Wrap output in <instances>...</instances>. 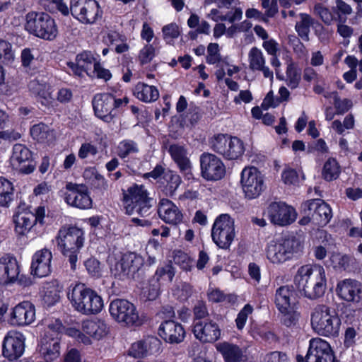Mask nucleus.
Listing matches in <instances>:
<instances>
[{"label": "nucleus", "instance_id": "32", "mask_svg": "<svg viewBox=\"0 0 362 362\" xmlns=\"http://www.w3.org/2000/svg\"><path fill=\"white\" fill-rule=\"evenodd\" d=\"M159 216L170 224L176 225L182 218V214L179 209L170 200L161 199L158 209Z\"/></svg>", "mask_w": 362, "mask_h": 362}, {"label": "nucleus", "instance_id": "34", "mask_svg": "<svg viewBox=\"0 0 362 362\" xmlns=\"http://www.w3.org/2000/svg\"><path fill=\"white\" fill-rule=\"evenodd\" d=\"M15 230L18 235H23L36 224L34 212L30 211H18L13 216Z\"/></svg>", "mask_w": 362, "mask_h": 362}, {"label": "nucleus", "instance_id": "7", "mask_svg": "<svg viewBox=\"0 0 362 362\" xmlns=\"http://www.w3.org/2000/svg\"><path fill=\"white\" fill-rule=\"evenodd\" d=\"M302 247L300 240L294 236L272 241L267 246V257L272 264H282L291 259Z\"/></svg>", "mask_w": 362, "mask_h": 362}, {"label": "nucleus", "instance_id": "20", "mask_svg": "<svg viewBox=\"0 0 362 362\" xmlns=\"http://www.w3.org/2000/svg\"><path fill=\"white\" fill-rule=\"evenodd\" d=\"M31 158L32 153L25 146L20 144L14 145L11 158L13 168L24 174L31 173L35 166Z\"/></svg>", "mask_w": 362, "mask_h": 362}, {"label": "nucleus", "instance_id": "25", "mask_svg": "<svg viewBox=\"0 0 362 362\" xmlns=\"http://www.w3.org/2000/svg\"><path fill=\"white\" fill-rule=\"evenodd\" d=\"M159 336L170 344H179L185 337V331L181 324L174 320H165L159 327Z\"/></svg>", "mask_w": 362, "mask_h": 362}, {"label": "nucleus", "instance_id": "14", "mask_svg": "<svg viewBox=\"0 0 362 362\" xmlns=\"http://www.w3.org/2000/svg\"><path fill=\"white\" fill-rule=\"evenodd\" d=\"M240 182L245 197L250 199L258 197L264 188L263 175L255 167L243 170Z\"/></svg>", "mask_w": 362, "mask_h": 362}, {"label": "nucleus", "instance_id": "16", "mask_svg": "<svg viewBox=\"0 0 362 362\" xmlns=\"http://www.w3.org/2000/svg\"><path fill=\"white\" fill-rule=\"evenodd\" d=\"M267 215L275 225L285 226L291 224L296 218L295 209L284 202H272L267 208Z\"/></svg>", "mask_w": 362, "mask_h": 362}, {"label": "nucleus", "instance_id": "45", "mask_svg": "<svg viewBox=\"0 0 362 362\" xmlns=\"http://www.w3.org/2000/svg\"><path fill=\"white\" fill-rule=\"evenodd\" d=\"M28 88L35 95L39 98L47 95L50 93L49 91V86L45 82L40 81L37 79H34L30 81Z\"/></svg>", "mask_w": 362, "mask_h": 362}, {"label": "nucleus", "instance_id": "11", "mask_svg": "<svg viewBox=\"0 0 362 362\" xmlns=\"http://www.w3.org/2000/svg\"><path fill=\"white\" fill-rule=\"evenodd\" d=\"M235 235L234 221L228 214H221L216 219L211 230L213 241L222 249H228Z\"/></svg>", "mask_w": 362, "mask_h": 362}, {"label": "nucleus", "instance_id": "50", "mask_svg": "<svg viewBox=\"0 0 362 362\" xmlns=\"http://www.w3.org/2000/svg\"><path fill=\"white\" fill-rule=\"evenodd\" d=\"M137 151L136 144L133 141H124L118 146V156L122 158H125L129 154Z\"/></svg>", "mask_w": 362, "mask_h": 362}, {"label": "nucleus", "instance_id": "19", "mask_svg": "<svg viewBox=\"0 0 362 362\" xmlns=\"http://www.w3.org/2000/svg\"><path fill=\"white\" fill-rule=\"evenodd\" d=\"M336 293L343 300L358 303L362 299V283L353 279L339 281Z\"/></svg>", "mask_w": 362, "mask_h": 362}, {"label": "nucleus", "instance_id": "40", "mask_svg": "<svg viewBox=\"0 0 362 362\" xmlns=\"http://www.w3.org/2000/svg\"><path fill=\"white\" fill-rule=\"evenodd\" d=\"M164 180L166 184L164 186L163 192L167 196H174L182 182L180 175L172 171H168L165 174Z\"/></svg>", "mask_w": 362, "mask_h": 362}, {"label": "nucleus", "instance_id": "53", "mask_svg": "<svg viewBox=\"0 0 362 362\" xmlns=\"http://www.w3.org/2000/svg\"><path fill=\"white\" fill-rule=\"evenodd\" d=\"M162 32L163 37L168 43H170L172 40L178 37L180 35L179 27L175 23L165 25L162 29Z\"/></svg>", "mask_w": 362, "mask_h": 362}, {"label": "nucleus", "instance_id": "49", "mask_svg": "<svg viewBox=\"0 0 362 362\" xmlns=\"http://www.w3.org/2000/svg\"><path fill=\"white\" fill-rule=\"evenodd\" d=\"M156 56V49L152 45H146L139 52V61L141 66L148 64Z\"/></svg>", "mask_w": 362, "mask_h": 362}, {"label": "nucleus", "instance_id": "59", "mask_svg": "<svg viewBox=\"0 0 362 362\" xmlns=\"http://www.w3.org/2000/svg\"><path fill=\"white\" fill-rule=\"evenodd\" d=\"M13 58L11 45L3 40H0V60L9 61Z\"/></svg>", "mask_w": 362, "mask_h": 362}, {"label": "nucleus", "instance_id": "35", "mask_svg": "<svg viewBox=\"0 0 362 362\" xmlns=\"http://www.w3.org/2000/svg\"><path fill=\"white\" fill-rule=\"evenodd\" d=\"M217 350L222 354L225 362H243L246 360L242 349L235 344L220 343L217 345Z\"/></svg>", "mask_w": 362, "mask_h": 362}, {"label": "nucleus", "instance_id": "10", "mask_svg": "<svg viewBox=\"0 0 362 362\" xmlns=\"http://www.w3.org/2000/svg\"><path fill=\"white\" fill-rule=\"evenodd\" d=\"M214 151L223 156L228 160L238 158L244 152L243 141L236 136L227 134H218L211 141Z\"/></svg>", "mask_w": 362, "mask_h": 362}, {"label": "nucleus", "instance_id": "39", "mask_svg": "<svg viewBox=\"0 0 362 362\" xmlns=\"http://www.w3.org/2000/svg\"><path fill=\"white\" fill-rule=\"evenodd\" d=\"M300 21L297 22L295 29L298 35L305 41H309L310 27L314 24L313 18L308 14L300 13Z\"/></svg>", "mask_w": 362, "mask_h": 362}, {"label": "nucleus", "instance_id": "63", "mask_svg": "<svg viewBox=\"0 0 362 362\" xmlns=\"http://www.w3.org/2000/svg\"><path fill=\"white\" fill-rule=\"evenodd\" d=\"M97 153V148L90 144H83L81 145L79 151L78 156L81 158H85L88 154L95 155Z\"/></svg>", "mask_w": 362, "mask_h": 362}, {"label": "nucleus", "instance_id": "1", "mask_svg": "<svg viewBox=\"0 0 362 362\" xmlns=\"http://www.w3.org/2000/svg\"><path fill=\"white\" fill-rule=\"evenodd\" d=\"M293 281L300 293L311 300L322 296L327 287L325 272L320 265L301 266L298 269Z\"/></svg>", "mask_w": 362, "mask_h": 362}, {"label": "nucleus", "instance_id": "9", "mask_svg": "<svg viewBox=\"0 0 362 362\" xmlns=\"http://www.w3.org/2000/svg\"><path fill=\"white\" fill-rule=\"evenodd\" d=\"M144 264L143 257L134 252H127L112 267V275L119 279H134L139 276V272Z\"/></svg>", "mask_w": 362, "mask_h": 362}, {"label": "nucleus", "instance_id": "13", "mask_svg": "<svg viewBox=\"0 0 362 362\" xmlns=\"http://www.w3.org/2000/svg\"><path fill=\"white\" fill-rule=\"evenodd\" d=\"M296 360L298 362H337L330 345L320 338L312 339L306 356L297 355Z\"/></svg>", "mask_w": 362, "mask_h": 362}, {"label": "nucleus", "instance_id": "31", "mask_svg": "<svg viewBox=\"0 0 362 362\" xmlns=\"http://www.w3.org/2000/svg\"><path fill=\"white\" fill-rule=\"evenodd\" d=\"M96 63L90 52H84L76 56V63L69 62L67 65L75 75L81 77L84 72L90 76Z\"/></svg>", "mask_w": 362, "mask_h": 362}, {"label": "nucleus", "instance_id": "4", "mask_svg": "<svg viewBox=\"0 0 362 362\" xmlns=\"http://www.w3.org/2000/svg\"><path fill=\"white\" fill-rule=\"evenodd\" d=\"M124 195V204L127 214L129 215L137 214L146 218L154 211L153 199L148 197V193L144 185L134 184Z\"/></svg>", "mask_w": 362, "mask_h": 362}, {"label": "nucleus", "instance_id": "64", "mask_svg": "<svg viewBox=\"0 0 362 362\" xmlns=\"http://www.w3.org/2000/svg\"><path fill=\"white\" fill-rule=\"evenodd\" d=\"M81 357L79 351L76 349H71L64 356V362H81Z\"/></svg>", "mask_w": 362, "mask_h": 362}, {"label": "nucleus", "instance_id": "57", "mask_svg": "<svg viewBox=\"0 0 362 362\" xmlns=\"http://www.w3.org/2000/svg\"><path fill=\"white\" fill-rule=\"evenodd\" d=\"M174 261L179 264L183 270L190 271L192 267V261L187 254L179 252L174 257Z\"/></svg>", "mask_w": 362, "mask_h": 362}, {"label": "nucleus", "instance_id": "41", "mask_svg": "<svg viewBox=\"0 0 362 362\" xmlns=\"http://www.w3.org/2000/svg\"><path fill=\"white\" fill-rule=\"evenodd\" d=\"M340 166L334 158H329L325 163L322 169V177L327 181L337 179L340 174Z\"/></svg>", "mask_w": 362, "mask_h": 362}, {"label": "nucleus", "instance_id": "22", "mask_svg": "<svg viewBox=\"0 0 362 362\" xmlns=\"http://www.w3.org/2000/svg\"><path fill=\"white\" fill-rule=\"evenodd\" d=\"M305 204L308 211L307 214L311 215L314 223L325 226L329 223L332 218V210L322 199H311L306 202Z\"/></svg>", "mask_w": 362, "mask_h": 362}, {"label": "nucleus", "instance_id": "43", "mask_svg": "<svg viewBox=\"0 0 362 362\" xmlns=\"http://www.w3.org/2000/svg\"><path fill=\"white\" fill-rule=\"evenodd\" d=\"M286 78L287 85L291 88L294 89L298 87L301 78V72L293 62L287 66Z\"/></svg>", "mask_w": 362, "mask_h": 362}, {"label": "nucleus", "instance_id": "28", "mask_svg": "<svg viewBox=\"0 0 362 362\" xmlns=\"http://www.w3.org/2000/svg\"><path fill=\"white\" fill-rule=\"evenodd\" d=\"M52 253L47 249L37 252L33 257L31 274L37 277L47 276L51 272Z\"/></svg>", "mask_w": 362, "mask_h": 362}, {"label": "nucleus", "instance_id": "27", "mask_svg": "<svg viewBox=\"0 0 362 362\" xmlns=\"http://www.w3.org/2000/svg\"><path fill=\"white\" fill-rule=\"evenodd\" d=\"M59 337H52V334H44L39 344V352L46 361H54L60 355Z\"/></svg>", "mask_w": 362, "mask_h": 362}, {"label": "nucleus", "instance_id": "18", "mask_svg": "<svg viewBox=\"0 0 362 362\" xmlns=\"http://www.w3.org/2000/svg\"><path fill=\"white\" fill-rule=\"evenodd\" d=\"M35 319V305L30 301H23L12 309L8 322L13 326L24 327L32 324Z\"/></svg>", "mask_w": 362, "mask_h": 362}, {"label": "nucleus", "instance_id": "21", "mask_svg": "<svg viewBox=\"0 0 362 362\" xmlns=\"http://www.w3.org/2000/svg\"><path fill=\"white\" fill-rule=\"evenodd\" d=\"M25 338L18 332H9L3 342V355L9 361L18 358L24 352Z\"/></svg>", "mask_w": 362, "mask_h": 362}, {"label": "nucleus", "instance_id": "30", "mask_svg": "<svg viewBox=\"0 0 362 362\" xmlns=\"http://www.w3.org/2000/svg\"><path fill=\"white\" fill-rule=\"evenodd\" d=\"M296 302V293L293 286H281L276 290L274 303L279 311L294 308Z\"/></svg>", "mask_w": 362, "mask_h": 362}, {"label": "nucleus", "instance_id": "48", "mask_svg": "<svg viewBox=\"0 0 362 362\" xmlns=\"http://www.w3.org/2000/svg\"><path fill=\"white\" fill-rule=\"evenodd\" d=\"M194 323L205 319L209 315L206 303L203 300H198L193 307Z\"/></svg>", "mask_w": 362, "mask_h": 362}, {"label": "nucleus", "instance_id": "17", "mask_svg": "<svg viewBox=\"0 0 362 362\" xmlns=\"http://www.w3.org/2000/svg\"><path fill=\"white\" fill-rule=\"evenodd\" d=\"M66 189L67 192L65 194V201L69 205L80 209L92 207L93 202L86 186L69 182L66 185Z\"/></svg>", "mask_w": 362, "mask_h": 362}, {"label": "nucleus", "instance_id": "23", "mask_svg": "<svg viewBox=\"0 0 362 362\" xmlns=\"http://www.w3.org/2000/svg\"><path fill=\"white\" fill-rule=\"evenodd\" d=\"M193 334L194 337L204 343H211L217 341L221 336V329L215 322L198 321L194 323Z\"/></svg>", "mask_w": 362, "mask_h": 362}, {"label": "nucleus", "instance_id": "58", "mask_svg": "<svg viewBox=\"0 0 362 362\" xmlns=\"http://www.w3.org/2000/svg\"><path fill=\"white\" fill-rule=\"evenodd\" d=\"M47 127L44 124H36L30 129V134L33 138L38 141H42L46 138Z\"/></svg>", "mask_w": 362, "mask_h": 362}, {"label": "nucleus", "instance_id": "6", "mask_svg": "<svg viewBox=\"0 0 362 362\" xmlns=\"http://www.w3.org/2000/svg\"><path fill=\"white\" fill-rule=\"evenodd\" d=\"M25 29L39 38L54 40L58 33L54 20L45 12L31 11L25 16Z\"/></svg>", "mask_w": 362, "mask_h": 362}, {"label": "nucleus", "instance_id": "60", "mask_svg": "<svg viewBox=\"0 0 362 362\" xmlns=\"http://www.w3.org/2000/svg\"><path fill=\"white\" fill-rule=\"evenodd\" d=\"M284 182L286 185H295L298 181L297 172L293 169H286L281 175Z\"/></svg>", "mask_w": 362, "mask_h": 362}, {"label": "nucleus", "instance_id": "46", "mask_svg": "<svg viewBox=\"0 0 362 362\" xmlns=\"http://www.w3.org/2000/svg\"><path fill=\"white\" fill-rule=\"evenodd\" d=\"M60 299L59 291L57 288H47L42 296V303L45 306L54 305Z\"/></svg>", "mask_w": 362, "mask_h": 362}, {"label": "nucleus", "instance_id": "2", "mask_svg": "<svg viewBox=\"0 0 362 362\" xmlns=\"http://www.w3.org/2000/svg\"><path fill=\"white\" fill-rule=\"evenodd\" d=\"M67 297L74 309L83 315L98 314L103 308L102 298L83 284H76L70 288Z\"/></svg>", "mask_w": 362, "mask_h": 362}, {"label": "nucleus", "instance_id": "5", "mask_svg": "<svg viewBox=\"0 0 362 362\" xmlns=\"http://www.w3.org/2000/svg\"><path fill=\"white\" fill-rule=\"evenodd\" d=\"M83 232L77 227L63 228L59 231L57 241L63 255L68 258L72 270H76L78 254L83 245Z\"/></svg>", "mask_w": 362, "mask_h": 362}, {"label": "nucleus", "instance_id": "37", "mask_svg": "<svg viewBox=\"0 0 362 362\" xmlns=\"http://www.w3.org/2000/svg\"><path fill=\"white\" fill-rule=\"evenodd\" d=\"M83 330L90 337L98 340L103 338L107 333V325L100 320H91L84 322Z\"/></svg>", "mask_w": 362, "mask_h": 362}, {"label": "nucleus", "instance_id": "44", "mask_svg": "<svg viewBox=\"0 0 362 362\" xmlns=\"http://www.w3.org/2000/svg\"><path fill=\"white\" fill-rule=\"evenodd\" d=\"M250 68L252 70H257L262 68L265 60L262 51L256 47H252L249 52Z\"/></svg>", "mask_w": 362, "mask_h": 362}, {"label": "nucleus", "instance_id": "12", "mask_svg": "<svg viewBox=\"0 0 362 362\" xmlns=\"http://www.w3.org/2000/svg\"><path fill=\"white\" fill-rule=\"evenodd\" d=\"M70 11L73 16L86 24L94 23L103 13L95 0H72Z\"/></svg>", "mask_w": 362, "mask_h": 362}, {"label": "nucleus", "instance_id": "56", "mask_svg": "<svg viewBox=\"0 0 362 362\" xmlns=\"http://www.w3.org/2000/svg\"><path fill=\"white\" fill-rule=\"evenodd\" d=\"M208 55L206 62L209 64H214L219 62L221 59L218 53V45L216 43H210L207 47Z\"/></svg>", "mask_w": 362, "mask_h": 362}, {"label": "nucleus", "instance_id": "29", "mask_svg": "<svg viewBox=\"0 0 362 362\" xmlns=\"http://www.w3.org/2000/svg\"><path fill=\"white\" fill-rule=\"evenodd\" d=\"M19 273V266L16 258L8 255L0 259V284L15 282Z\"/></svg>", "mask_w": 362, "mask_h": 362}, {"label": "nucleus", "instance_id": "52", "mask_svg": "<svg viewBox=\"0 0 362 362\" xmlns=\"http://www.w3.org/2000/svg\"><path fill=\"white\" fill-rule=\"evenodd\" d=\"M334 105L338 114H344L352 107V102L349 99L341 100L337 92H334Z\"/></svg>", "mask_w": 362, "mask_h": 362}, {"label": "nucleus", "instance_id": "61", "mask_svg": "<svg viewBox=\"0 0 362 362\" xmlns=\"http://www.w3.org/2000/svg\"><path fill=\"white\" fill-rule=\"evenodd\" d=\"M64 329L62 322L59 320H55L54 322H51L47 326V329L45 334H52V337H59Z\"/></svg>", "mask_w": 362, "mask_h": 362}, {"label": "nucleus", "instance_id": "51", "mask_svg": "<svg viewBox=\"0 0 362 362\" xmlns=\"http://www.w3.org/2000/svg\"><path fill=\"white\" fill-rule=\"evenodd\" d=\"M314 14L319 16L321 20L327 25L331 24L333 21V16L328 8L320 4L315 5L313 8Z\"/></svg>", "mask_w": 362, "mask_h": 362}, {"label": "nucleus", "instance_id": "8", "mask_svg": "<svg viewBox=\"0 0 362 362\" xmlns=\"http://www.w3.org/2000/svg\"><path fill=\"white\" fill-rule=\"evenodd\" d=\"M109 310L112 317L122 326L139 327L143 323L136 306L127 300H113L110 304Z\"/></svg>", "mask_w": 362, "mask_h": 362}, {"label": "nucleus", "instance_id": "62", "mask_svg": "<svg viewBox=\"0 0 362 362\" xmlns=\"http://www.w3.org/2000/svg\"><path fill=\"white\" fill-rule=\"evenodd\" d=\"M265 360L267 362H288L286 354L279 351L269 353Z\"/></svg>", "mask_w": 362, "mask_h": 362}, {"label": "nucleus", "instance_id": "33", "mask_svg": "<svg viewBox=\"0 0 362 362\" xmlns=\"http://www.w3.org/2000/svg\"><path fill=\"white\" fill-rule=\"evenodd\" d=\"M168 151L181 173L185 175H191V163L187 157L186 149L178 144H172L170 146Z\"/></svg>", "mask_w": 362, "mask_h": 362}, {"label": "nucleus", "instance_id": "26", "mask_svg": "<svg viewBox=\"0 0 362 362\" xmlns=\"http://www.w3.org/2000/svg\"><path fill=\"white\" fill-rule=\"evenodd\" d=\"M161 341L155 337H148L134 343L129 351L130 356L141 358L148 355L158 354L160 350Z\"/></svg>", "mask_w": 362, "mask_h": 362}, {"label": "nucleus", "instance_id": "15", "mask_svg": "<svg viewBox=\"0 0 362 362\" xmlns=\"http://www.w3.org/2000/svg\"><path fill=\"white\" fill-rule=\"evenodd\" d=\"M202 176L206 180H219L226 174V168L222 160L216 156L204 153L200 156Z\"/></svg>", "mask_w": 362, "mask_h": 362}, {"label": "nucleus", "instance_id": "3", "mask_svg": "<svg viewBox=\"0 0 362 362\" xmlns=\"http://www.w3.org/2000/svg\"><path fill=\"white\" fill-rule=\"evenodd\" d=\"M311 326L320 335L335 337L339 335L341 319L337 310L324 304L317 305L311 313Z\"/></svg>", "mask_w": 362, "mask_h": 362}, {"label": "nucleus", "instance_id": "42", "mask_svg": "<svg viewBox=\"0 0 362 362\" xmlns=\"http://www.w3.org/2000/svg\"><path fill=\"white\" fill-rule=\"evenodd\" d=\"M330 260L334 268L341 269L344 271H350L355 262V259L347 255L336 253L332 255Z\"/></svg>", "mask_w": 362, "mask_h": 362}, {"label": "nucleus", "instance_id": "47", "mask_svg": "<svg viewBox=\"0 0 362 362\" xmlns=\"http://www.w3.org/2000/svg\"><path fill=\"white\" fill-rule=\"evenodd\" d=\"M293 309L294 308H289L286 311H279L282 315L281 322L288 327L295 326L298 321L300 315Z\"/></svg>", "mask_w": 362, "mask_h": 362}, {"label": "nucleus", "instance_id": "24", "mask_svg": "<svg viewBox=\"0 0 362 362\" xmlns=\"http://www.w3.org/2000/svg\"><path fill=\"white\" fill-rule=\"evenodd\" d=\"M114 96L110 93L97 94L94 96L92 103L95 115L107 122L114 117L113 110Z\"/></svg>", "mask_w": 362, "mask_h": 362}, {"label": "nucleus", "instance_id": "38", "mask_svg": "<svg viewBox=\"0 0 362 362\" xmlns=\"http://www.w3.org/2000/svg\"><path fill=\"white\" fill-rule=\"evenodd\" d=\"M13 197V183L4 177H0V206L9 207Z\"/></svg>", "mask_w": 362, "mask_h": 362}, {"label": "nucleus", "instance_id": "55", "mask_svg": "<svg viewBox=\"0 0 362 362\" xmlns=\"http://www.w3.org/2000/svg\"><path fill=\"white\" fill-rule=\"evenodd\" d=\"M253 311L252 307L250 304H247L240 311L235 320L236 326L238 329H242L247 320L248 315Z\"/></svg>", "mask_w": 362, "mask_h": 362}, {"label": "nucleus", "instance_id": "54", "mask_svg": "<svg viewBox=\"0 0 362 362\" xmlns=\"http://www.w3.org/2000/svg\"><path fill=\"white\" fill-rule=\"evenodd\" d=\"M158 279L163 278L165 280L172 281L175 276V269L170 263L158 268L156 272Z\"/></svg>", "mask_w": 362, "mask_h": 362}, {"label": "nucleus", "instance_id": "36", "mask_svg": "<svg viewBox=\"0 0 362 362\" xmlns=\"http://www.w3.org/2000/svg\"><path fill=\"white\" fill-rule=\"evenodd\" d=\"M136 98L146 103L156 101L159 97L158 89L153 86H148L144 83H139L135 87Z\"/></svg>", "mask_w": 362, "mask_h": 362}]
</instances>
